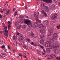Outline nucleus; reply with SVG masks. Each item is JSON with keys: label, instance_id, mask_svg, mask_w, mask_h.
<instances>
[{"label": "nucleus", "instance_id": "22", "mask_svg": "<svg viewBox=\"0 0 60 60\" xmlns=\"http://www.w3.org/2000/svg\"><path fill=\"white\" fill-rule=\"evenodd\" d=\"M0 56H1L2 57H5V56H6L4 55V54L3 53H1L0 54Z\"/></svg>", "mask_w": 60, "mask_h": 60}, {"label": "nucleus", "instance_id": "14", "mask_svg": "<svg viewBox=\"0 0 60 60\" xmlns=\"http://www.w3.org/2000/svg\"><path fill=\"white\" fill-rule=\"evenodd\" d=\"M54 28L52 27H51L50 29V33H52L53 32Z\"/></svg>", "mask_w": 60, "mask_h": 60}, {"label": "nucleus", "instance_id": "10", "mask_svg": "<svg viewBox=\"0 0 60 60\" xmlns=\"http://www.w3.org/2000/svg\"><path fill=\"white\" fill-rule=\"evenodd\" d=\"M55 8V6L54 4L52 5L50 9L52 11Z\"/></svg>", "mask_w": 60, "mask_h": 60}, {"label": "nucleus", "instance_id": "42", "mask_svg": "<svg viewBox=\"0 0 60 60\" xmlns=\"http://www.w3.org/2000/svg\"><path fill=\"white\" fill-rule=\"evenodd\" d=\"M51 40H52V42H55V41L53 39V38H52V39H51Z\"/></svg>", "mask_w": 60, "mask_h": 60}, {"label": "nucleus", "instance_id": "41", "mask_svg": "<svg viewBox=\"0 0 60 60\" xmlns=\"http://www.w3.org/2000/svg\"><path fill=\"white\" fill-rule=\"evenodd\" d=\"M23 47L25 48H26V49H27V47H26V45H24Z\"/></svg>", "mask_w": 60, "mask_h": 60}, {"label": "nucleus", "instance_id": "2", "mask_svg": "<svg viewBox=\"0 0 60 60\" xmlns=\"http://www.w3.org/2000/svg\"><path fill=\"white\" fill-rule=\"evenodd\" d=\"M53 49L54 50H54V53H55V54H57V53H58V50H57V47L59 49V45H58L57 46L55 45H53Z\"/></svg>", "mask_w": 60, "mask_h": 60}, {"label": "nucleus", "instance_id": "4", "mask_svg": "<svg viewBox=\"0 0 60 60\" xmlns=\"http://www.w3.org/2000/svg\"><path fill=\"white\" fill-rule=\"evenodd\" d=\"M45 45L46 47H49L50 48L51 47V44L50 42L49 41L46 42Z\"/></svg>", "mask_w": 60, "mask_h": 60}, {"label": "nucleus", "instance_id": "34", "mask_svg": "<svg viewBox=\"0 0 60 60\" xmlns=\"http://www.w3.org/2000/svg\"><path fill=\"white\" fill-rule=\"evenodd\" d=\"M5 33H8V31L7 30H5Z\"/></svg>", "mask_w": 60, "mask_h": 60}, {"label": "nucleus", "instance_id": "33", "mask_svg": "<svg viewBox=\"0 0 60 60\" xmlns=\"http://www.w3.org/2000/svg\"><path fill=\"white\" fill-rule=\"evenodd\" d=\"M19 25V22H17L15 23V25L17 26V25Z\"/></svg>", "mask_w": 60, "mask_h": 60}, {"label": "nucleus", "instance_id": "49", "mask_svg": "<svg viewBox=\"0 0 60 60\" xmlns=\"http://www.w3.org/2000/svg\"><path fill=\"white\" fill-rule=\"evenodd\" d=\"M0 33H1L2 34H3V32L2 31H0Z\"/></svg>", "mask_w": 60, "mask_h": 60}, {"label": "nucleus", "instance_id": "13", "mask_svg": "<svg viewBox=\"0 0 60 60\" xmlns=\"http://www.w3.org/2000/svg\"><path fill=\"white\" fill-rule=\"evenodd\" d=\"M44 41V40L41 39L40 41V44H43Z\"/></svg>", "mask_w": 60, "mask_h": 60}, {"label": "nucleus", "instance_id": "63", "mask_svg": "<svg viewBox=\"0 0 60 60\" xmlns=\"http://www.w3.org/2000/svg\"><path fill=\"white\" fill-rule=\"evenodd\" d=\"M0 12L1 13H3V12H4V11H0Z\"/></svg>", "mask_w": 60, "mask_h": 60}, {"label": "nucleus", "instance_id": "47", "mask_svg": "<svg viewBox=\"0 0 60 60\" xmlns=\"http://www.w3.org/2000/svg\"><path fill=\"white\" fill-rule=\"evenodd\" d=\"M40 47H41V48L42 49H43V48H44V47H43V46H42L41 45H40Z\"/></svg>", "mask_w": 60, "mask_h": 60}, {"label": "nucleus", "instance_id": "9", "mask_svg": "<svg viewBox=\"0 0 60 60\" xmlns=\"http://www.w3.org/2000/svg\"><path fill=\"white\" fill-rule=\"evenodd\" d=\"M49 24V22L48 21H45L44 22V24L45 25H48Z\"/></svg>", "mask_w": 60, "mask_h": 60}, {"label": "nucleus", "instance_id": "36", "mask_svg": "<svg viewBox=\"0 0 60 60\" xmlns=\"http://www.w3.org/2000/svg\"><path fill=\"white\" fill-rule=\"evenodd\" d=\"M26 40L28 41H29H29H30V39L29 38H27Z\"/></svg>", "mask_w": 60, "mask_h": 60}, {"label": "nucleus", "instance_id": "5", "mask_svg": "<svg viewBox=\"0 0 60 60\" xmlns=\"http://www.w3.org/2000/svg\"><path fill=\"white\" fill-rule=\"evenodd\" d=\"M45 45L46 47H49L50 48L51 47V44L50 42L49 41L46 42Z\"/></svg>", "mask_w": 60, "mask_h": 60}, {"label": "nucleus", "instance_id": "25", "mask_svg": "<svg viewBox=\"0 0 60 60\" xmlns=\"http://www.w3.org/2000/svg\"><path fill=\"white\" fill-rule=\"evenodd\" d=\"M55 56V54L52 55L50 56V57H51V58H53V57Z\"/></svg>", "mask_w": 60, "mask_h": 60}, {"label": "nucleus", "instance_id": "19", "mask_svg": "<svg viewBox=\"0 0 60 60\" xmlns=\"http://www.w3.org/2000/svg\"><path fill=\"white\" fill-rule=\"evenodd\" d=\"M40 38L41 39H43L45 38V36L44 35H41L40 36Z\"/></svg>", "mask_w": 60, "mask_h": 60}, {"label": "nucleus", "instance_id": "56", "mask_svg": "<svg viewBox=\"0 0 60 60\" xmlns=\"http://www.w3.org/2000/svg\"><path fill=\"white\" fill-rule=\"evenodd\" d=\"M57 29H60V27H59L58 26H57Z\"/></svg>", "mask_w": 60, "mask_h": 60}, {"label": "nucleus", "instance_id": "35", "mask_svg": "<svg viewBox=\"0 0 60 60\" xmlns=\"http://www.w3.org/2000/svg\"><path fill=\"white\" fill-rule=\"evenodd\" d=\"M0 44H3V41H0Z\"/></svg>", "mask_w": 60, "mask_h": 60}, {"label": "nucleus", "instance_id": "8", "mask_svg": "<svg viewBox=\"0 0 60 60\" xmlns=\"http://www.w3.org/2000/svg\"><path fill=\"white\" fill-rule=\"evenodd\" d=\"M37 26H38V24L37 23H35L33 24V27L34 28H35Z\"/></svg>", "mask_w": 60, "mask_h": 60}, {"label": "nucleus", "instance_id": "37", "mask_svg": "<svg viewBox=\"0 0 60 60\" xmlns=\"http://www.w3.org/2000/svg\"><path fill=\"white\" fill-rule=\"evenodd\" d=\"M43 2H45L46 3H47V0H42Z\"/></svg>", "mask_w": 60, "mask_h": 60}, {"label": "nucleus", "instance_id": "26", "mask_svg": "<svg viewBox=\"0 0 60 60\" xmlns=\"http://www.w3.org/2000/svg\"><path fill=\"white\" fill-rule=\"evenodd\" d=\"M10 11L9 10L8 11H7L6 12V15H8V14H9V12H10Z\"/></svg>", "mask_w": 60, "mask_h": 60}, {"label": "nucleus", "instance_id": "7", "mask_svg": "<svg viewBox=\"0 0 60 60\" xmlns=\"http://www.w3.org/2000/svg\"><path fill=\"white\" fill-rule=\"evenodd\" d=\"M57 34L56 33H55L53 34V37L54 39L57 40Z\"/></svg>", "mask_w": 60, "mask_h": 60}, {"label": "nucleus", "instance_id": "23", "mask_svg": "<svg viewBox=\"0 0 60 60\" xmlns=\"http://www.w3.org/2000/svg\"><path fill=\"white\" fill-rule=\"evenodd\" d=\"M36 21H38L39 23H41V21L40 20L38 19H36Z\"/></svg>", "mask_w": 60, "mask_h": 60}, {"label": "nucleus", "instance_id": "16", "mask_svg": "<svg viewBox=\"0 0 60 60\" xmlns=\"http://www.w3.org/2000/svg\"><path fill=\"white\" fill-rule=\"evenodd\" d=\"M46 51L48 53H49L50 52V50L49 48H47L46 49Z\"/></svg>", "mask_w": 60, "mask_h": 60}, {"label": "nucleus", "instance_id": "30", "mask_svg": "<svg viewBox=\"0 0 60 60\" xmlns=\"http://www.w3.org/2000/svg\"><path fill=\"white\" fill-rule=\"evenodd\" d=\"M5 6L6 7H7L8 6V4L7 3V4H5Z\"/></svg>", "mask_w": 60, "mask_h": 60}, {"label": "nucleus", "instance_id": "45", "mask_svg": "<svg viewBox=\"0 0 60 60\" xmlns=\"http://www.w3.org/2000/svg\"><path fill=\"white\" fill-rule=\"evenodd\" d=\"M43 51L44 52V53H46V51H45V49H43Z\"/></svg>", "mask_w": 60, "mask_h": 60}, {"label": "nucleus", "instance_id": "21", "mask_svg": "<svg viewBox=\"0 0 60 60\" xmlns=\"http://www.w3.org/2000/svg\"><path fill=\"white\" fill-rule=\"evenodd\" d=\"M34 17L36 18H37L38 17V16H37V14H36V13H34Z\"/></svg>", "mask_w": 60, "mask_h": 60}, {"label": "nucleus", "instance_id": "39", "mask_svg": "<svg viewBox=\"0 0 60 60\" xmlns=\"http://www.w3.org/2000/svg\"><path fill=\"white\" fill-rule=\"evenodd\" d=\"M20 17L21 18H24V16L22 15H20Z\"/></svg>", "mask_w": 60, "mask_h": 60}, {"label": "nucleus", "instance_id": "15", "mask_svg": "<svg viewBox=\"0 0 60 60\" xmlns=\"http://www.w3.org/2000/svg\"><path fill=\"white\" fill-rule=\"evenodd\" d=\"M44 26L42 24H40L39 26V27L40 28H44Z\"/></svg>", "mask_w": 60, "mask_h": 60}, {"label": "nucleus", "instance_id": "64", "mask_svg": "<svg viewBox=\"0 0 60 60\" xmlns=\"http://www.w3.org/2000/svg\"><path fill=\"white\" fill-rule=\"evenodd\" d=\"M8 24L9 25H11V23L10 22V23H8Z\"/></svg>", "mask_w": 60, "mask_h": 60}, {"label": "nucleus", "instance_id": "53", "mask_svg": "<svg viewBox=\"0 0 60 60\" xmlns=\"http://www.w3.org/2000/svg\"><path fill=\"white\" fill-rule=\"evenodd\" d=\"M2 15L0 14V18H1L2 17Z\"/></svg>", "mask_w": 60, "mask_h": 60}, {"label": "nucleus", "instance_id": "52", "mask_svg": "<svg viewBox=\"0 0 60 60\" xmlns=\"http://www.w3.org/2000/svg\"><path fill=\"white\" fill-rule=\"evenodd\" d=\"M1 19H2L3 20H4V18L3 17H2Z\"/></svg>", "mask_w": 60, "mask_h": 60}, {"label": "nucleus", "instance_id": "6", "mask_svg": "<svg viewBox=\"0 0 60 60\" xmlns=\"http://www.w3.org/2000/svg\"><path fill=\"white\" fill-rule=\"evenodd\" d=\"M24 23L25 24H27V25H28V26H29V25H30V21L29 20H25L24 21Z\"/></svg>", "mask_w": 60, "mask_h": 60}, {"label": "nucleus", "instance_id": "55", "mask_svg": "<svg viewBox=\"0 0 60 60\" xmlns=\"http://www.w3.org/2000/svg\"><path fill=\"white\" fill-rule=\"evenodd\" d=\"M8 49H10V46H8Z\"/></svg>", "mask_w": 60, "mask_h": 60}, {"label": "nucleus", "instance_id": "31", "mask_svg": "<svg viewBox=\"0 0 60 60\" xmlns=\"http://www.w3.org/2000/svg\"><path fill=\"white\" fill-rule=\"evenodd\" d=\"M5 35L6 36H7L6 38H7L8 36V33H4Z\"/></svg>", "mask_w": 60, "mask_h": 60}, {"label": "nucleus", "instance_id": "28", "mask_svg": "<svg viewBox=\"0 0 60 60\" xmlns=\"http://www.w3.org/2000/svg\"><path fill=\"white\" fill-rule=\"evenodd\" d=\"M14 45H15V46H17V43L16 42H15L14 43Z\"/></svg>", "mask_w": 60, "mask_h": 60}, {"label": "nucleus", "instance_id": "50", "mask_svg": "<svg viewBox=\"0 0 60 60\" xmlns=\"http://www.w3.org/2000/svg\"><path fill=\"white\" fill-rule=\"evenodd\" d=\"M4 28L5 29H7V26H5L4 27Z\"/></svg>", "mask_w": 60, "mask_h": 60}, {"label": "nucleus", "instance_id": "12", "mask_svg": "<svg viewBox=\"0 0 60 60\" xmlns=\"http://www.w3.org/2000/svg\"><path fill=\"white\" fill-rule=\"evenodd\" d=\"M40 33L41 34H42L43 33H45V30L44 29L43 30H41L40 31Z\"/></svg>", "mask_w": 60, "mask_h": 60}, {"label": "nucleus", "instance_id": "59", "mask_svg": "<svg viewBox=\"0 0 60 60\" xmlns=\"http://www.w3.org/2000/svg\"><path fill=\"white\" fill-rule=\"evenodd\" d=\"M2 38L3 39H4V36H2Z\"/></svg>", "mask_w": 60, "mask_h": 60}, {"label": "nucleus", "instance_id": "57", "mask_svg": "<svg viewBox=\"0 0 60 60\" xmlns=\"http://www.w3.org/2000/svg\"><path fill=\"white\" fill-rule=\"evenodd\" d=\"M29 48L30 49H32V47H30Z\"/></svg>", "mask_w": 60, "mask_h": 60}, {"label": "nucleus", "instance_id": "20", "mask_svg": "<svg viewBox=\"0 0 60 60\" xmlns=\"http://www.w3.org/2000/svg\"><path fill=\"white\" fill-rule=\"evenodd\" d=\"M52 3V0H47V3Z\"/></svg>", "mask_w": 60, "mask_h": 60}, {"label": "nucleus", "instance_id": "61", "mask_svg": "<svg viewBox=\"0 0 60 60\" xmlns=\"http://www.w3.org/2000/svg\"><path fill=\"white\" fill-rule=\"evenodd\" d=\"M48 36H51V35L50 34H49V35H48Z\"/></svg>", "mask_w": 60, "mask_h": 60}, {"label": "nucleus", "instance_id": "46", "mask_svg": "<svg viewBox=\"0 0 60 60\" xmlns=\"http://www.w3.org/2000/svg\"><path fill=\"white\" fill-rule=\"evenodd\" d=\"M28 54L29 55V53H28L27 52H25V55H26V54Z\"/></svg>", "mask_w": 60, "mask_h": 60}, {"label": "nucleus", "instance_id": "54", "mask_svg": "<svg viewBox=\"0 0 60 60\" xmlns=\"http://www.w3.org/2000/svg\"><path fill=\"white\" fill-rule=\"evenodd\" d=\"M25 25L23 26L22 27V28H25Z\"/></svg>", "mask_w": 60, "mask_h": 60}, {"label": "nucleus", "instance_id": "44", "mask_svg": "<svg viewBox=\"0 0 60 60\" xmlns=\"http://www.w3.org/2000/svg\"><path fill=\"white\" fill-rule=\"evenodd\" d=\"M2 48H5V46L4 45H2L1 46Z\"/></svg>", "mask_w": 60, "mask_h": 60}, {"label": "nucleus", "instance_id": "17", "mask_svg": "<svg viewBox=\"0 0 60 60\" xmlns=\"http://www.w3.org/2000/svg\"><path fill=\"white\" fill-rule=\"evenodd\" d=\"M42 14H44V15H46V16H47V14L46 13V12L44 11H42Z\"/></svg>", "mask_w": 60, "mask_h": 60}, {"label": "nucleus", "instance_id": "32", "mask_svg": "<svg viewBox=\"0 0 60 60\" xmlns=\"http://www.w3.org/2000/svg\"><path fill=\"white\" fill-rule=\"evenodd\" d=\"M13 39L14 40H15L16 39V37L15 36H13Z\"/></svg>", "mask_w": 60, "mask_h": 60}, {"label": "nucleus", "instance_id": "51", "mask_svg": "<svg viewBox=\"0 0 60 60\" xmlns=\"http://www.w3.org/2000/svg\"><path fill=\"white\" fill-rule=\"evenodd\" d=\"M17 28L18 29H20V27L19 26H18L17 27Z\"/></svg>", "mask_w": 60, "mask_h": 60}, {"label": "nucleus", "instance_id": "40", "mask_svg": "<svg viewBox=\"0 0 60 60\" xmlns=\"http://www.w3.org/2000/svg\"><path fill=\"white\" fill-rule=\"evenodd\" d=\"M19 56H21V57H22V55H21V54L20 53H19Z\"/></svg>", "mask_w": 60, "mask_h": 60}, {"label": "nucleus", "instance_id": "11", "mask_svg": "<svg viewBox=\"0 0 60 60\" xmlns=\"http://www.w3.org/2000/svg\"><path fill=\"white\" fill-rule=\"evenodd\" d=\"M23 39L24 38H23V37H21L19 38V40L21 42H23Z\"/></svg>", "mask_w": 60, "mask_h": 60}, {"label": "nucleus", "instance_id": "38", "mask_svg": "<svg viewBox=\"0 0 60 60\" xmlns=\"http://www.w3.org/2000/svg\"><path fill=\"white\" fill-rule=\"evenodd\" d=\"M17 12H15L14 14V15L15 16H16L17 15Z\"/></svg>", "mask_w": 60, "mask_h": 60}, {"label": "nucleus", "instance_id": "43", "mask_svg": "<svg viewBox=\"0 0 60 60\" xmlns=\"http://www.w3.org/2000/svg\"><path fill=\"white\" fill-rule=\"evenodd\" d=\"M10 27H11L10 25H9L8 26V29H10Z\"/></svg>", "mask_w": 60, "mask_h": 60}, {"label": "nucleus", "instance_id": "29", "mask_svg": "<svg viewBox=\"0 0 60 60\" xmlns=\"http://www.w3.org/2000/svg\"><path fill=\"white\" fill-rule=\"evenodd\" d=\"M42 53L43 54V55H44V56L45 57H47V55L45 54L44 53H43V52H42Z\"/></svg>", "mask_w": 60, "mask_h": 60}, {"label": "nucleus", "instance_id": "48", "mask_svg": "<svg viewBox=\"0 0 60 60\" xmlns=\"http://www.w3.org/2000/svg\"><path fill=\"white\" fill-rule=\"evenodd\" d=\"M23 57H24V58H27V57H26V56H22Z\"/></svg>", "mask_w": 60, "mask_h": 60}, {"label": "nucleus", "instance_id": "27", "mask_svg": "<svg viewBox=\"0 0 60 60\" xmlns=\"http://www.w3.org/2000/svg\"><path fill=\"white\" fill-rule=\"evenodd\" d=\"M56 58L58 60H60V57H56Z\"/></svg>", "mask_w": 60, "mask_h": 60}, {"label": "nucleus", "instance_id": "62", "mask_svg": "<svg viewBox=\"0 0 60 60\" xmlns=\"http://www.w3.org/2000/svg\"><path fill=\"white\" fill-rule=\"evenodd\" d=\"M20 22H23V21H22V20H20Z\"/></svg>", "mask_w": 60, "mask_h": 60}, {"label": "nucleus", "instance_id": "1", "mask_svg": "<svg viewBox=\"0 0 60 60\" xmlns=\"http://www.w3.org/2000/svg\"><path fill=\"white\" fill-rule=\"evenodd\" d=\"M41 7L42 9H45V11L46 12H48L49 11V10H50L49 8L47 6H45L44 4H42L41 5Z\"/></svg>", "mask_w": 60, "mask_h": 60}, {"label": "nucleus", "instance_id": "58", "mask_svg": "<svg viewBox=\"0 0 60 60\" xmlns=\"http://www.w3.org/2000/svg\"><path fill=\"white\" fill-rule=\"evenodd\" d=\"M37 36H34V37L35 38H37Z\"/></svg>", "mask_w": 60, "mask_h": 60}, {"label": "nucleus", "instance_id": "3", "mask_svg": "<svg viewBox=\"0 0 60 60\" xmlns=\"http://www.w3.org/2000/svg\"><path fill=\"white\" fill-rule=\"evenodd\" d=\"M57 14H55L53 15L51 17V19L52 20H54L57 19Z\"/></svg>", "mask_w": 60, "mask_h": 60}, {"label": "nucleus", "instance_id": "24", "mask_svg": "<svg viewBox=\"0 0 60 60\" xmlns=\"http://www.w3.org/2000/svg\"><path fill=\"white\" fill-rule=\"evenodd\" d=\"M31 35L33 37H34V34L33 33H31Z\"/></svg>", "mask_w": 60, "mask_h": 60}, {"label": "nucleus", "instance_id": "18", "mask_svg": "<svg viewBox=\"0 0 60 60\" xmlns=\"http://www.w3.org/2000/svg\"><path fill=\"white\" fill-rule=\"evenodd\" d=\"M37 53L38 55L40 56V55H41V52H40L39 51H37Z\"/></svg>", "mask_w": 60, "mask_h": 60}, {"label": "nucleus", "instance_id": "60", "mask_svg": "<svg viewBox=\"0 0 60 60\" xmlns=\"http://www.w3.org/2000/svg\"><path fill=\"white\" fill-rule=\"evenodd\" d=\"M15 51L16 50H13V52H14V53H15Z\"/></svg>", "mask_w": 60, "mask_h": 60}]
</instances>
